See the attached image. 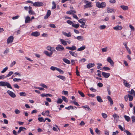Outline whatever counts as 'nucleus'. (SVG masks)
<instances>
[{
    "label": "nucleus",
    "mask_w": 135,
    "mask_h": 135,
    "mask_svg": "<svg viewBox=\"0 0 135 135\" xmlns=\"http://www.w3.org/2000/svg\"><path fill=\"white\" fill-rule=\"evenodd\" d=\"M57 77L63 80L64 81H65L66 80V78L64 76L59 75L57 76Z\"/></svg>",
    "instance_id": "c756f323"
},
{
    "label": "nucleus",
    "mask_w": 135,
    "mask_h": 135,
    "mask_svg": "<svg viewBox=\"0 0 135 135\" xmlns=\"http://www.w3.org/2000/svg\"><path fill=\"white\" fill-rule=\"evenodd\" d=\"M47 49L48 50L50 51L51 52H53V51H55V50L54 47H52L50 46H47Z\"/></svg>",
    "instance_id": "9d476101"
},
{
    "label": "nucleus",
    "mask_w": 135,
    "mask_h": 135,
    "mask_svg": "<svg viewBox=\"0 0 135 135\" xmlns=\"http://www.w3.org/2000/svg\"><path fill=\"white\" fill-rule=\"evenodd\" d=\"M13 73V72L12 71H10V72L6 76V78L8 77H9Z\"/></svg>",
    "instance_id": "de8ad7c7"
},
{
    "label": "nucleus",
    "mask_w": 135,
    "mask_h": 135,
    "mask_svg": "<svg viewBox=\"0 0 135 135\" xmlns=\"http://www.w3.org/2000/svg\"><path fill=\"white\" fill-rule=\"evenodd\" d=\"M113 116L115 119H117L119 118V116L117 114L115 113L113 115Z\"/></svg>",
    "instance_id": "f704fd0d"
},
{
    "label": "nucleus",
    "mask_w": 135,
    "mask_h": 135,
    "mask_svg": "<svg viewBox=\"0 0 135 135\" xmlns=\"http://www.w3.org/2000/svg\"><path fill=\"white\" fill-rule=\"evenodd\" d=\"M106 26L105 25H103L100 26L99 28L100 29H104L105 28Z\"/></svg>",
    "instance_id": "8fccbe9b"
},
{
    "label": "nucleus",
    "mask_w": 135,
    "mask_h": 135,
    "mask_svg": "<svg viewBox=\"0 0 135 135\" xmlns=\"http://www.w3.org/2000/svg\"><path fill=\"white\" fill-rule=\"evenodd\" d=\"M82 107L83 108H85L86 110L89 111H91V110L89 107L88 105H86L85 106H82Z\"/></svg>",
    "instance_id": "393cba45"
},
{
    "label": "nucleus",
    "mask_w": 135,
    "mask_h": 135,
    "mask_svg": "<svg viewBox=\"0 0 135 135\" xmlns=\"http://www.w3.org/2000/svg\"><path fill=\"white\" fill-rule=\"evenodd\" d=\"M77 39L78 40L82 41L84 40L83 38L81 36H79L77 37Z\"/></svg>",
    "instance_id": "72a5a7b5"
},
{
    "label": "nucleus",
    "mask_w": 135,
    "mask_h": 135,
    "mask_svg": "<svg viewBox=\"0 0 135 135\" xmlns=\"http://www.w3.org/2000/svg\"><path fill=\"white\" fill-rule=\"evenodd\" d=\"M122 28V26L118 25L113 27V29L116 30H120Z\"/></svg>",
    "instance_id": "aec40b11"
},
{
    "label": "nucleus",
    "mask_w": 135,
    "mask_h": 135,
    "mask_svg": "<svg viewBox=\"0 0 135 135\" xmlns=\"http://www.w3.org/2000/svg\"><path fill=\"white\" fill-rule=\"evenodd\" d=\"M57 71H58L60 73L62 74H63L64 73V72L62 70L59 68H58V69H57Z\"/></svg>",
    "instance_id": "4d7b16f0"
},
{
    "label": "nucleus",
    "mask_w": 135,
    "mask_h": 135,
    "mask_svg": "<svg viewBox=\"0 0 135 135\" xmlns=\"http://www.w3.org/2000/svg\"><path fill=\"white\" fill-rule=\"evenodd\" d=\"M51 12L50 10H48L47 11V12L46 15L44 16V18L45 19H47L48 17L50 16L51 15Z\"/></svg>",
    "instance_id": "ddd939ff"
},
{
    "label": "nucleus",
    "mask_w": 135,
    "mask_h": 135,
    "mask_svg": "<svg viewBox=\"0 0 135 135\" xmlns=\"http://www.w3.org/2000/svg\"><path fill=\"white\" fill-rule=\"evenodd\" d=\"M120 7L124 10H126L128 9V7L127 6L121 5Z\"/></svg>",
    "instance_id": "a878e982"
},
{
    "label": "nucleus",
    "mask_w": 135,
    "mask_h": 135,
    "mask_svg": "<svg viewBox=\"0 0 135 135\" xmlns=\"http://www.w3.org/2000/svg\"><path fill=\"white\" fill-rule=\"evenodd\" d=\"M96 5L98 8H103L105 7L106 3L104 2H102L101 3L98 2L96 3Z\"/></svg>",
    "instance_id": "f03ea898"
},
{
    "label": "nucleus",
    "mask_w": 135,
    "mask_h": 135,
    "mask_svg": "<svg viewBox=\"0 0 135 135\" xmlns=\"http://www.w3.org/2000/svg\"><path fill=\"white\" fill-rule=\"evenodd\" d=\"M60 41L61 44L64 45L66 46L67 45V44L66 41H65L64 40L62 39H60Z\"/></svg>",
    "instance_id": "bb28decb"
},
{
    "label": "nucleus",
    "mask_w": 135,
    "mask_h": 135,
    "mask_svg": "<svg viewBox=\"0 0 135 135\" xmlns=\"http://www.w3.org/2000/svg\"><path fill=\"white\" fill-rule=\"evenodd\" d=\"M62 99L65 102H68V100L66 97L64 96L62 97Z\"/></svg>",
    "instance_id": "49530a36"
},
{
    "label": "nucleus",
    "mask_w": 135,
    "mask_h": 135,
    "mask_svg": "<svg viewBox=\"0 0 135 135\" xmlns=\"http://www.w3.org/2000/svg\"><path fill=\"white\" fill-rule=\"evenodd\" d=\"M63 60L65 62L66 64H70L71 63L70 61V60L66 58L63 59Z\"/></svg>",
    "instance_id": "c85d7f7f"
},
{
    "label": "nucleus",
    "mask_w": 135,
    "mask_h": 135,
    "mask_svg": "<svg viewBox=\"0 0 135 135\" xmlns=\"http://www.w3.org/2000/svg\"><path fill=\"white\" fill-rule=\"evenodd\" d=\"M26 130V129L23 127H21L19 128V130L17 132L18 134L20 133L22 131H24Z\"/></svg>",
    "instance_id": "9b49d317"
},
{
    "label": "nucleus",
    "mask_w": 135,
    "mask_h": 135,
    "mask_svg": "<svg viewBox=\"0 0 135 135\" xmlns=\"http://www.w3.org/2000/svg\"><path fill=\"white\" fill-rule=\"evenodd\" d=\"M19 94L21 96H25L26 95V94L25 92H21Z\"/></svg>",
    "instance_id": "ea45409f"
},
{
    "label": "nucleus",
    "mask_w": 135,
    "mask_h": 135,
    "mask_svg": "<svg viewBox=\"0 0 135 135\" xmlns=\"http://www.w3.org/2000/svg\"><path fill=\"white\" fill-rule=\"evenodd\" d=\"M13 81L15 82L16 81H21V79H17L16 78H14L13 79Z\"/></svg>",
    "instance_id": "6e6d98bb"
},
{
    "label": "nucleus",
    "mask_w": 135,
    "mask_h": 135,
    "mask_svg": "<svg viewBox=\"0 0 135 135\" xmlns=\"http://www.w3.org/2000/svg\"><path fill=\"white\" fill-rule=\"evenodd\" d=\"M0 86H7L8 88L12 89L10 84L8 82L6 81H1L0 82Z\"/></svg>",
    "instance_id": "f257e3e1"
},
{
    "label": "nucleus",
    "mask_w": 135,
    "mask_h": 135,
    "mask_svg": "<svg viewBox=\"0 0 135 135\" xmlns=\"http://www.w3.org/2000/svg\"><path fill=\"white\" fill-rule=\"evenodd\" d=\"M7 93L11 97L14 98L16 97L15 94L13 92L8 90L7 91Z\"/></svg>",
    "instance_id": "423d86ee"
},
{
    "label": "nucleus",
    "mask_w": 135,
    "mask_h": 135,
    "mask_svg": "<svg viewBox=\"0 0 135 135\" xmlns=\"http://www.w3.org/2000/svg\"><path fill=\"white\" fill-rule=\"evenodd\" d=\"M15 112L16 114H18L20 113V111L18 109H16L15 110Z\"/></svg>",
    "instance_id": "603ef678"
},
{
    "label": "nucleus",
    "mask_w": 135,
    "mask_h": 135,
    "mask_svg": "<svg viewBox=\"0 0 135 135\" xmlns=\"http://www.w3.org/2000/svg\"><path fill=\"white\" fill-rule=\"evenodd\" d=\"M124 117L125 119L128 122H129L130 120V118L129 116L126 115H124Z\"/></svg>",
    "instance_id": "c9c22d12"
},
{
    "label": "nucleus",
    "mask_w": 135,
    "mask_h": 135,
    "mask_svg": "<svg viewBox=\"0 0 135 135\" xmlns=\"http://www.w3.org/2000/svg\"><path fill=\"white\" fill-rule=\"evenodd\" d=\"M128 98H129V101H132L133 99V97L132 96L129 94L128 95Z\"/></svg>",
    "instance_id": "e433bc0d"
},
{
    "label": "nucleus",
    "mask_w": 135,
    "mask_h": 135,
    "mask_svg": "<svg viewBox=\"0 0 135 135\" xmlns=\"http://www.w3.org/2000/svg\"><path fill=\"white\" fill-rule=\"evenodd\" d=\"M29 13L30 14L32 15H34L35 14V13L34 11H33L32 10H30L29 11Z\"/></svg>",
    "instance_id": "37998d69"
},
{
    "label": "nucleus",
    "mask_w": 135,
    "mask_h": 135,
    "mask_svg": "<svg viewBox=\"0 0 135 135\" xmlns=\"http://www.w3.org/2000/svg\"><path fill=\"white\" fill-rule=\"evenodd\" d=\"M107 98L108 99V100L110 102V105H112L113 104V102L110 97L109 96H108L107 97Z\"/></svg>",
    "instance_id": "b1692460"
},
{
    "label": "nucleus",
    "mask_w": 135,
    "mask_h": 135,
    "mask_svg": "<svg viewBox=\"0 0 135 135\" xmlns=\"http://www.w3.org/2000/svg\"><path fill=\"white\" fill-rule=\"evenodd\" d=\"M44 4L42 2H35L33 3V5L35 7H40L43 6Z\"/></svg>",
    "instance_id": "20e7f679"
},
{
    "label": "nucleus",
    "mask_w": 135,
    "mask_h": 135,
    "mask_svg": "<svg viewBox=\"0 0 135 135\" xmlns=\"http://www.w3.org/2000/svg\"><path fill=\"white\" fill-rule=\"evenodd\" d=\"M66 49L72 51L76 50V47L75 46H73L71 47H66Z\"/></svg>",
    "instance_id": "dca6fc26"
},
{
    "label": "nucleus",
    "mask_w": 135,
    "mask_h": 135,
    "mask_svg": "<svg viewBox=\"0 0 135 135\" xmlns=\"http://www.w3.org/2000/svg\"><path fill=\"white\" fill-rule=\"evenodd\" d=\"M40 35V33L38 32H32L31 33V35L37 37Z\"/></svg>",
    "instance_id": "f8f14e48"
},
{
    "label": "nucleus",
    "mask_w": 135,
    "mask_h": 135,
    "mask_svg": "<svg viewBox=\"0 0 135 135\" xmlns=\"http://www.w3.org/2000/svg\"><path fill=\"white\" fill-rule=\"evenodd\" d=\"M8 68L7 67H6L4 69H3V70H2L1 71V73H3L5 72L6 70L8 69Z\"/></svg>",
    "instance_id": "5fc2aeb1"
},
{
    "label": "nucleus",
    "mask_w": 135,
    "mask_h": 135,
    "mask_svg": "<svg viewBox=\"0 0 135 135\" xmlns=\"http://www.w3.org/2000/svg\"><path fill=\"white\" fill-rule=\"evenodd\" d=\"M97 85L99 87H102L103 86V85L102 83H99L97 84Z\"/></svg>",
    "instance_id": "e2e57ef3"
},
{
    "label": "nucleus",
    "mask_w": 135,
    "mask_h": 135,
    "mask_svg": "<svg viewBox=\"0 0 135 135\" xmlns=\"http://www.w3.org/2000/svg\"><path fill=\"white\" fill-rule=\"evenodd\" d=\"M74 108L76 109V107H73L71 105L69 106L68 107H65V109H68V110H70V109H73Z\"/></svg>",
    "instance_id": "7c9ffc66"
},
{
    "label": "nucleus",
    "mask_w": 135,
    "mask_h": 135,
    "mask_svg": "<svg viewBox=\"0 0 135 135\" xmlns=\"http://www.w3.org/2000/svg\"><path fill=\"white\" fill-rule=\"evenodd\" d=\"M14 39L13 36H11L9 37L7 40V43L8 44H9L12 43Z\"/></svg>",
    "instance_id": "0eeeda50"
},
{
    "label": "nucleus",
    "mask_w": 135,
    "mask_h": 135,
    "mask_svg": "<svg viewBox=\"0 0 135 135\" xmlns=\"http://www.w3.org/2000/svg\"><path fill=\"white\" fill-rule=\"evenodd\" d=\"M84 2L86 4L84 6V8L85 9L86 8L92 7L91 3V2H89L87 1H84Z\"/></svg>",
    "instance_id": "7ed1b4c3"
},
{
    "label": "nucleus",
    "mask_w": 135,
    "mask_h": 135,
    "mask_svg": "<svg viewBox=\"0 0 135 135\" xmlns=\"http://www.w3.org/2000/svg\"><path fill=\"white\" fill-rule=\"evenodd\" d=\"M76 11L75 10H71L70 11H67L66 12V13L67 14L71 15L72 14L73 15V14H74V13H76Z\"/></svg>",
    "instance_id": "412c9836"
},
{
    "label": "nucleus",
    "mask_w": 135,
    "mask_h": 135,
    "mask_svg": "<svg viewBox=\"0 0 135 135\" xmlns=\"http://www.w3.org/2000/svg\"><path fill=\"white\" fill-rule=\"evenodd\" d=\"M85 48V46H84L79 48L77 50L78 51H81L84 50Z\"/></svg>",
    "instance_id": "473e14b6"
},
{
    "label": "nucleus",
    "mask_w": 135,
    "mask_h": 135,
    "mask_svg": "<svg viewBox=\"0 0 135 135\" xmlns=\"http://www.w3.org/2000/svg\"><path fill=\"white\" fill-rule=\"evenodd\" d=\"M67 22L70 25H73L74 24L71 21L68 20L67 21Z\"/></svg>",
    "instance_id": "052dcab7"
},
{
    "label": "nucleus",
    "mask_w": 135,
    "mask_h": 135,
    "mask_svg": "<svg viewBox=\"0 0 135 135\" xmlns=\"http://www.w3.org/2000/svg\"><path fill=\"white\" fill-rule=\"evenodd\" d=\"M97 101L101 103L103 102L102 98L100 96H97Z\"/></svg>",
    "instance_id": "cd10ccee"
},
{
    "label": "nucleus",
    "mask_w": 135,
    "mask_h": 135,
    "mask_svg": "<svg viewBox=\"0 0 135 135\" xmlns=\"http://www.w3.org/2000/svg\"><path fill=\"white\" fill-rule=\"evenodd\" d=\"M103 69H104L105 70V71L107 70H110V68L108 67H103Z\"/></svg>",
    "instance_id": "338daca9"
},
{
    "label": "nucleus",
    "mask_w": 135,
    "mask_h": 135,
    "mask_svg": "<svg viewBox=\"0 0 135 135\" xmlns=\"http://www.w3.org/2000/svg\"><path fill=\"white\" fill-rule=\"evenodd\" d=\"M79 93L80 94V95L83 97H84L85 96L84 94L82 92L80 91L79 90H78V91Z\"/></svg>",
    "instance_id": "79ce46f5"
},
{
    "label": "nucleus",
    "mask_w": 135,
    "mask_h": 135,
    "mask_svg": "<svg viewBox=\"0 0 135 135\" xmlns=\"http://www.w3.org/2000/svg\"><path fill=\"white\" fill-rule=\"evenodd\" d=\"M102 115L103 117L104 118H105L107 117V115L105 113H102Z\"/></svg>",
    "instance_id": "bf43d9fd"
},
{
    "label": "nucleus",
    "mask_w": 135,
    "mask_h": 135,
    "mask_svg": "<svg viewBox=\"0 0 135 135\" xmlns=\"http://www.w3.org/2000/svg\"><path fill=\"white\" fill-rule=\"evenodd\" d=\"M107 47L102 48V51L103 52H106L107 51Z\"/></svg>",
    "instance_id": "69168bd1"
},
{
    "label": "nucleus",
    "mask_w": 135,
    "mask_h": 135,
    "mask_svg": "<svg viewBox=\"0 0 135 135\" xmlns=\"http://www.w3.org/2000/svg\"><path fill=\"white\" fill-rule=\"evenodd\" d=\"M98 65L97 68L98 69H99L101 68L100 66H102V64L100 63H98L97 64Z\"/></svg>",
    "instance_id": "0e129e2a"
},
{
    "label": "nucleus",
    "mask_w": 135,
    "mask_h": 135,
    "mask_svg": "<svg viewBox=\"0 0 135 135\" xmlns=\"http://www.w3.org/2000/svg\"><path fill=\"white\" fill-rule=\"evenodd\" d=\"M79 23L76 24H73V25H72V26L73 27H74V28H78L79 27Z\"/></svg>",
    "instance_id": "4c0bfd02"
},
{
    "label": "nucleus",
    "mask_w": 135,
    "mask_h": 135,
    "mask_svg": "<svg viewBox=\"0 0 135 135\" xmlns=\"http://www.w3.org/2000/svg\"><path fill=\"white\" fill-rule=\"evenodd\" d=\"M126 87L128 88H129L131 86V85L128 83H126L124 85Z\"/></svg>",
    "instance_id": "680f3d73"
},
{
    "label": "nucleus",
    "mask_w": 135,
    "mask_h": 135,
    "mask_svg": "<svg viewBox=\"0 0 135 135\" xmlns=\"http://www.w3.org/2000/svg\"><path fill=\"white\" fill-rule=\"evenodd\" d=\"M38 120L40 122H44V119L42 117H39L38 118Z\"/></svg>",
    "instance_id": "864d4df0"
},
{
    "label": "nucleus",
    "mask_w": 135,
    "mask_h": 135,
    "mask_svg": "<svg viewBox=\"0 0 135 135\" xmlns=\"http://www.w3.org/2000/svg\"><path fill=\"white\" fill-rule=\"evenodd\" d=\"M50 69L53 71L55 70H57V69L58 68L55 67L54 66H51L50 68Z\"/></svg>",
    "instance_id": "c03bdc74"
},
{
    "label": "nucleus",
    "mask_w": 135,
    "mask_h": 135,
    "mask_svg": "<svg viewBox=\"0 0 135 135\" xmlns=\"http://www.w3.org/2000/svg\"><path fill=\"white\" fill-rule=\"evenodd\" d=\"M40 86L44 88H47V86L46 85H45L43 84H41L40 85Z\"/></svg>",
    "instance_id": "774afa93"
},
{
    "label": "nucleus",
    "mask_w": 135,
    "mask_h": 135,
    "mask_svg": "<svg viewBox=\"0 0 135 135\" xmlns=\"http://www.w3.org/2000/svg\"><path fill=\"white\" fill-rule=\"evenodd\" d=\"M93 66V64L92 63H89L87 65V67L88 69H90Z\"/></svg>",
    "instance_id": "58836bf2"
},
{
    "label": "nucleus",
    "mask_w": 135,
    "mask_h": 135,
    "mask_svg": "<svg viewBox=\"0 0 135 135\" xmlns=\"http://www.w3.org/2000/svg\"><path fill=\"white\" fill-rule=\"evenodd\" d=\"M95 132L97 134H100V131L98 129V128H96L95 130Z\"/></svg>",
    "instance_id": "3c124183"
},
{
    "label": "nucleus",
    "mask_w": 135,
    "mask_h": 135,
    "mask_svg": "<svg viewBox=\"0 0 135 135\" xmlns=\"http://www.w3.org/2000/svg\"><path fill=\"white\" fill-rule=\"evenodd\" d=\"M51 12L50 10H48L47 11V12L46 15L44 16V18L45 19H47L48 17L50 16L51 15Z\"/></svg>",
    "instance_id": "4468645a"
},
{
    "label": "nucleus",
    "mask_w": 135,
    "mask_h": 135,
    "mask_svg": "<svg viewBox=\"0 0 135 135\" xmlns=\"http://www.w3.org/2000/svg\"><path fill=\"white\" fill-rule=\"evenodd\" d=\"M40 95L41 97H51L52 96V95L51 94H46L45 93H42Z\"/></svg>",
    "instance_id": "f3484780"
},
{
    "label": "nucleus",
    "mask_w": 135,
    "mask_h": 135,
    "mask_svg": "<svg viewBox=\"0 0 135 135\" xmlns=\"http://www.w3.org/2000/svg\"><path fill=\"white\" fill-rule=\"evenodd\" d=\"M102 75L105 78H108L110 76V74L109 73H106L105 72H102Z\"/></svg>",
    "instance_id": "1a4fd4ad"
},
{
    "label": "nucleus",
    "mask_w": 135,
    "mask_h": 135,
    "mask_svg": "<svg viewBox=\"0 0 135 135\" xmlns=\"http://www.w3.org/2000/svg\"><path fill=\"white\" fill-rule=\"evenodd\" d=\"M56 49L58 51H61L64 49V47L61 45H58L56 48Z\"/></svg>",
    "instance_id": "39448f33"
},
{
    "label": "nucleus",
    "mask_w": 135,
    "mask_h": 135,
    "mask_svg": "<svg viewBox=\"0 0 135 135\" xmlns=\"http://www.w3.org/2000/svg\"><path fill=\"white\" fill-rule=\"evenodd\" d=\"M31 21V20L30 17L29 16H27L25 18V22L26 23H29Z\"/></svg>",
    "instance_id": "a211bd4d"
},
{
    "label": "nucleus",
    "mask_w": 135,
    "mask_h": 135,
    "mask_svg": "<svg viewBox=\"0 0 135 135\" xmlns=\"http://www.w3.org/2000/svg\"><path fill=\"white\" fill-rule=\"evenodd\" d=\"M44 53L47 56L50 57L52 55L53 52H50L49 53L48 51H45L44 52Z\"/></svg>",
    "instance_id": "6ab92c4d"
},
{
    "label": "nucleus",
    "mask_w": 135,
    "mask_h": 135,
    "mask_svg": "<svg viewBox=\"0 0 135 135\" xmlns=\"http://www.w3.org/2000/svg\"><path fill=\"white\" fill-rule=\"evenodd\" d=\"M107 61L112 66H113L114 65V62L111 58L110 57H108L107 59Z\"/></svg>",
    "instance_id": "6e6552de"
},
{
    "label": "nucleus",
    "mask_w": 135,
    "mask_h": 135,
    "mask_svg": "<svg viewBox=\"0 0 135 135\" xmlns=\"http://www.w3.org/2000/svg\"><path fill=\"white\" fill-rule=\"evenodd\" d=\"M78 22L81 23H85V21L84 19L82 18L78 20Z\"/></svg>",
    "instance_id": "2f4dec72"
},
{
    "label": "nucleus",
    "mask_w": 135,
    "mask_h": 135,
    "mask_svg": "<svg viewBox=\"0 0 135 135\" xmlns=\"http://www.w3.org/2000/svg\"><path fill=\"white\" fill-rule=\"evenodd\" d=\"M62 34L65 36L67 37H70L71 35V33L70 32H69L68 33H67L65 32H62Z\"/></svg>",
    "instance_id": "5701e85b"
},
{
    "label": "nucleus",
    "mask_w": 135,
    "mask_h": 135,
    "mask_svg": "<svg viewBox=\"0 0 135 135\" xmlns=\"http://www.w3.org/2000/svg\"><path fill=\"white\" fill-rule=\"evenodd\" d=\"M52 4L53 5V6L52 7V9H54L55 8H56V4L55 3L54 1L52 2Z\"/></svg>",
    "instance_id": "09e8293b"
},
{
    "label": "nucleus",
    "mask_w": 135,
    "mask_h": 135,
    "mask_svg": "<svg viewBox=\"0 0 135 135\" xmlns=\"http://www.w3.org/2000/svg\"><path fill=\"white\" fill-rule=\"evenodd\" d=\"M129 93L133 95H135V92L134 90L133 89H131L130 91H129Z\"/></svg>",
    "instance_id": "a18cd8bd"
},
{
    "label": "nucleus",
    "mask_w": 135,
    "mask_h": 135,
    "mask_svg": "<svg viewBox=\"0 0 135 135\" xmlns=\"http://www.w3.org/2000/svg\"><path fill=\"white\" fill-rule=\"evenodd\" d=\"M124 132H125L127 135H132L131 133L127 130H124Z\"/></svg>",
    "instance_id": "13d9d810"
},
{
    "label": "nucleus",
    "mask_w": 135,
    "mask_h": 135,
    "mask_svg": "<svg viewBox=\"0 0 135 135\" xmlns=\"http://www.w3.org/2000/svg\"><path fill=\"white\" fill-rule=\"evenodd\" d=\"M107 11L108 13H111L115 11V10L113 8H111L109 7H108L107 8Z\"/></svg>",
    "instance_id": "2eb2a0df"
},
{
    "label": "nucleus",
    "mask_w": 135,
    "mask_h": 135,
    "mask_svg": "<svg viewBox=\"0 0 135 135\" xmlns=\"http://www.w3.org/2000/svg\"><path fill=\"white\" fill-rule=\"evenodd\" d=\"M62 101L63 100L62 99H61L60 98H59L57 102V103L58 104H61L62 103Z\"/></svg>",
    "instance_id": "a19ab883"
},
{
    "label": "nucleus",
    "mask_w": 135,
    "mask_h": 135,
    "mask_svg": "<svg viewBox=\"0 0 135 135\" xmlns=\"http://www.w3.org/2000/svg\"><path fill=\"white\" fill-rule=\"evenodd\" d=\"M69 53L70 54L73 56L76 57L77 56L78 54L76 52L69 51Z\"/></svg>",
    "instance_id": "4be33fe9"
}]
</instances>
